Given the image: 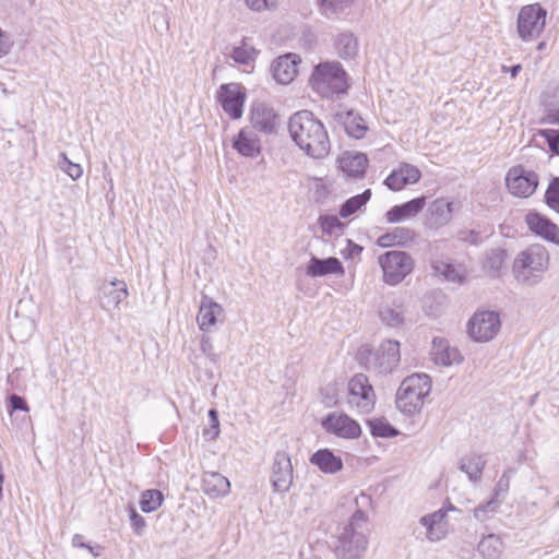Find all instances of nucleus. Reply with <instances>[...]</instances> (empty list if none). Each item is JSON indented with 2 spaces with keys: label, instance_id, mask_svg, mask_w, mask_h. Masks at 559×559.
Returning <instances> with one entry per match:
<instances>
[{
  "label": "nucleus",
  "instance_id": "16",
  "mask_svg": "<svg viewBox=\"0 0 559 559\" xmlns=\"http://www.w3.org/2000/svg\"><path fill=\"white\" fill-rule=\"evenodd\" d=\"M217 99L224 111L233 119H238L242 115L245 94L239 84L230 83L221 86L217 92Z\"/></svg>",
  "mask_w": 559,
  "mask_h": 559
},
{
  "label": "nucleus",
  "instance_id": "19",
  "mask_svg": "<svg viewBox=\"0 0 559 559\" xmlns=\"http://www.w3.org/2000/svg\"><path fill=\"white\" fill-rule=\"evenodd\" d=\"M128 295L127 284L123 281L115 280L105 283L100 287V307L106 311L118 309Z\"/></svg>",
  "mask_w": 559,
  "mask_h": 559
},
{
  "label": "nucleus",
  "instance_id": "59",
  "mask_svg": "<svg viewBox=\"0 0 559 559\" xmlns=\"http://www.w3.org/2000/svg\"><path fill=\"white\" fill-rule=\"evenodd\" d=\"M209 417H210V420H212L214 418H218L217 412L215 409H210Z\"/></svg>",
  "mask_w": 559,
  "mask_h": 559
},
{
  "label": "nucleus",
  "instance_id": "37",
  "mask_svg": "<svg viewBox=\"0 0 559 559\" xmlns=\"http://www.w3.org/2000/svg\"><path fill=\"white\" fill-rule=\"evenodd\" d=\"M371 197L370 189H367L361 194L349 198L344 202V204L340 209V216L343 218H347L350 215L355 214L361 206H364Z\"/></svg>",
  "mask_w": 559,
  "mask_h": 559
},
{
  "label": "nucleus",
  "instance_id": "49",
  "mask_svg": "<svg viewBox=\"0 0 559 559\" xmlns=\"http://www.w3.org/2000/svg\"><path fill=\"white\" fill-rule=\"evenodd\" d=\"M344 527H354L355 531H364L367 534V515L361 510H357L352 519L350 522L345 525Z\"/></svg>",
  "mask_w": 559,
  "mask_h": 559
},
{
  "label": "nucleus",
  "instance_id": "23",
  "mask_svg": "<svg viewBox=\"0 0 559 559\" xmlns=\"http://www.w3.org/2000/svg\"><path fill=\"white\" fill-rule=\"evenodd\" d=\"M526 224L536 235L546 240L559 243V227L547 217L538 213H530L526 215Z\"/></svg>",
  "mask_w": 559,
  "mask_h": 559
},
{
  "label": "nucleus",
  "instance_id": "33",
  "mask_svg": "<svg viewBox=\"0 0 559 559\" xmlns=\"http://www.w3.org/2000/svg\"><path fill=\"white\" fill-rule=\"evenodd\" d=\"M415 237V233L406 227H396L392 231L386 233L380 236L377 240V243L380 247H393V246H404L407 242L412 241Z\"/></svg>",
  "mask_w": 559,
  "mask_h": 559
},
{
  "label": "nucleus",
  "instance_id": "3",
  "mask_svg": "<svg viewBox=\"0 0 559 559\" xmlns=\"http://www.w3.org/2000/svg\"><path fill=\"white\" fill-rule=\"evenodd\" d=\"M431 379L426 373H414L405 378L396 392V407L407 416L420 412L425 399L430 394Z\"/></svg>",
  "mask_w": 559,
  "mask_h": 559
},
{
  "label": "nucleus",
  "instance_id": "62",
  "mask_svg": "<svg viewBox=\"0 0 559 559\" xmlns=\"http://www.w3.org/2000/svg\"><path fill=\"white\" fill-rule=\"evenodd\" d=\"M361 250H362V248H361V247H359V246H355V251H361Z\"/></svg>",
  "mask_w": 559,
  "mask_h": 559
},
{
  "label": "nucleus",
  "instance_id": "50",
  "mask_svg": "<svg viewBox=\"0 0 559 559\" xmlns=\"http://www.w3.org/2000/svg\"><path fill=\"white\" fill-rule=\"evenodd\" d=\"M385 186L393 190L399 191L405 187L404 181L402 180V176L400 175L399 169L393 170L384 181Z\"/></svg>",
  "mask_w": 559,
  "mask_h": 559
},
{
  "label": "nucleus",
  "instance_id": "39",
  "mask_svg": "<svg viewBox=\"0 0 559 559\" xmlns=\"http://www.w3.org/2000/svg\"><path fill=\"white\" fill-rule=\"evenodd\" d=\"M344 124L347 134L355 139H361L367 131V127L362 118L354 115L353 112H348Z\"/></svg>",
  "mask_w": 559,
  "mask_h": 559
},
{
  "label": "nucleus",
  "instance_id": "41",
  "mask_svg": "<svg viewBox=\"0 0 559 559\" xmlns=\"http://www.w3.org/2000/svg\"><path fill=\"white\" fill-rule=\"evenodd\" d=\"M322 231L329 236H341L344 230V224L334 215L320 216L319 218Z\"/></svg>",
  "mask_w": 559,
  "mask_h": 559
},
{
  "label": "nucleus",
  "instance_id": "5",
  "mask_svg": "<svg viewBox=\"0 0 559 559\" xmlns=\"http://www.w3.org/2000/svg\"><path fill=\"white\" fill-rule=\"evenodd\" d=\"M378 263L382 269L384 283L391 286L400 284L414 269V260L405 251H388L378 258Z\"/></svg>",
  "mask_w": 559,
  "mask_h": 559
},
{
  "label": "nucleus",
  "instance_id": "31",
  "mask_svg": "<svg viewBox=\"0 0 559 559\" xmlns=\"http://www.w3.org/2000/svg\"><path fill=\"white\" fill-rule=\"evenodd\" d=\"M35 331V321L29 317L15 314L10 323L11 336L14 341L24 343Z\"/></svg>",
  "mask_w": 559,
  "mask_h": 559
},
{
  "label": "nucleus",
  "instance_id": "35",
  "mask_svg": "<svg viewBox=\"0 0 559 559\" xmlns=\"http://www.w3.org/2000/svg\"><path fill=\"white\" fill-rule=\"evenodd\" d=\"M432 269L437 275L452 283H462L465 277V272L461 266L444 261L433 262Z\"/></svg>",
  "mask_w": 559,
  "mask_h": 559
},
{
  "label": "nucleus",
  "instance_id": "13",
  "mask_svg": "<svg viewBox=\"0 0 559 559\" xmlns=\"http://www.w3.org/2000/svg\"><path fill=\"white\" fill-rule=\"evenodd\" d=\"M400 360V343L393 340H385L373 355L372 368L379 373L388 374L397 368Z\"/></svg>",
  "mask_w": 559,
  "mask_h": 559
},
{
  "label": "nucleus",
  "instance_id": "51",
  "mask_svg": "<svg viewBox=\"0 0 559 559\" xmlns=\"http://www.w3.org/2000/svg\"><path fill=\"white\" fill-rule=\"evenodd\" d=\"M9 402H10V416L11 417L13 415V412H15V411H22L25 413H28V411H29V407H28L26 401L20 395H16V394L10 395Z\"/></svg>",
  "mask_w": 559,
  "mask_h": 559
},
{
  "label": "nucleus",
  "instance_id": "6",
  "mask_svg": "<svg viewBox=\"0 0 559 559\" xmlns=\"http://www.w3.org/2000/svg\"><path fill=\"white\" fill-rule=\"evenodd\" d=\"M376 401V392L367 376L357 373L348 381L346 402L352 409L360 414H369Z\"/></svg>",
  "mask_w": 559,
  "mask_h": 559
},
{
  "label": "nucleus",
  "instance_id": "44",
  "mask_svg": "<svg viewBox=\"0 0 559 559\" xmlns=\"http://www.w3.org/2000/svg\"><path fill=\"white\" fill-rule=\"evenodd\" d=\"M500 503H501V500L496 499L493 497L490 500H488L487 502L477 506L474 509L475 519H477L478 521H485L490 513H493L497 511Z\"/></svg>",
  "mask_w": 559,
  "mask_h": 559
},
{
  "label": "nucleus",
  "instance_id": "9",
  "mask_svg": "<svg viewBox=\"0 0 559 559\" xmlns=\"http://www.w3.org/2000/svg\"><path fill=\"white\" fill-rule=\"evenodd\" d=\"M546 10L540 4L525 5L518 16V33L524 40L538 37L545 27Z\"/></svg>",
  "mask_w": 559,
  "mask_h": 559
},
{
  "label": "nucleus",
  "instance_id": "14",
  "mask_svg": "<svg viewBox=\"0 0 559 559\" xmlns=\"http://www.w3.org/2000/svg\"><path fill=\"white\" fill-rule=\"evenodd\" d=\"M450 510H455V508L451 507ZM448 511L449 509L441 508L419 519V524L425 527V536L429 542L436 543L442 540L448 535Z\"/></svg>",
  "mask_w": 559,
  "mask_h": 559
},
{
  "label": "nucleus",
  "instance_id": "17",
  "mask_svg": "<svg viewBox=\"0 0 559 559\" xmlns=\"http://www.w3.org/2000/svg\"><path fill=\"white\" fill-rule=\"evenodd\" d=\"M459 210V202L444 198L436 199L428 209V224L432 228H441L452 221L453 213Z\"/></svg>",
  "mask_w": 559,
  "mask_h": 559
},
{
  "label": "nucleus",
  "instance_id": "48",
  "mask_svg": "<svg viewBox=\"0 0 559 559\" xmlns=\"http://www.w3.org/2000/svg\"><path fill=\"white\" fill-rule=\"evenodd\" d=\"M540 135L547 141L549 150L559 154V130L545 129L540 131Z\"/></svg>",
  "mask_w": 559,
  "mask_h": 559
},
{
  "label": "nucleus",
  "instance_id": "20",
  "mask_svg": "<svg viewBox=\"0 0 559 559\" xmlns=\"http://www.w3.org/2000/svg\"><path fill=\"white\" fill-rule=\"evenodd\" d=\"M430 355L436 365L444 367L460 364L463 359L460 350L451 346L449 341L441 337H435L432 340Z\"/></svg>",
  "mask_w": 559,
  "mask_h": 559
},
{
  "label": "nucleus",
  "instance_id": "36",
  "mask_svg": "<svg viewBox=\"0 0 559 559\" xmlns=\"http://www.w3.org/2000/svg\"><path fill=\"white\" fill-rule=\"evenodd\" d=\"M164 501V495L157 489H147L142 491L140 497V509L144 513L156 511Z\"/></svg>",
  "mask_w": 559,
  "mask_h": 559
},
{
  "label": "nucleus",
  "instance_id": "28",
  "mask_svg": "<svg viewBox=\"0 0 559 559\" xmlns=\"http://www.w3.org/2000/svg\"><path fill=\"white\" fill-rule=\"evenodd\" d=\"M204 492L211 497H221L229 493L230 483L219 473L209 472L203 477Z\"/></svg>",
  "mask_w": 559,
  "mask_h": 559
},
{
  "label": "nucleus",
  "instance_id": "53",
  "mask_svg": "<svg viewBox=\"0 0 559 559\" xmlns=\"http://www.w3.org/2000/svg\"><path fill=\"white\" fill-rule=\"evenodd\" d=\"M14 43L9 35L0 27V59L10 55Z\"/></svg>",
  "mask_w": 559,
  "mask_h": 559
},
{
  "label": "nucleus",
  "instance_id": "55",
  "mask_svg": "<svg viewBox=\"0 0 559 559\" xmlns=\"http://www.w3.org/2000/svg\"><path fill=\"white\" fill-rule=\"evenodd\" d=\"M219 433V420L214 418L210 420V428L204 429L203 435L210 440L215 439Z\"/></svg>",
  "mask_w": 559,
  "mask_h": 559
},
{
  "label": "nucleus",
  "instance_id": "10",
  "mask_svg": "<svg viewBox=\"0 0 559 559\" xmlns=\"http://www.w3.org/2000/svg\"><path fill=\"white\" fill-rule=\"evenodd\" d=\"M378 318L386 328L402 330L407 324V309L400 296L385 298L378 307Z\"/></svg>",
  "mask_w": 559,
  "mask_h": 559
},
{
  "label": "nucleus",
  "instance_id": "46",
  "mask_svg": "<svg viewBox=\"0 0 559 559\" xmlns=\"http://www.w3.org/2000/svg\"><path fill=\"white\" fill-rule=\"evenodd\" d=\"M399 171L405 186L418 182L421 176L420 170L411 164H402Z\"/></svg>",
  "mask_w": 559,
  "mask_h": 559
},
{
  "label": "nucleus",
  "instance_id": "40",
  "mask_svg": "<svg viewBox=\"0 0 559 559\" xmlns=\"http://www.w3.org/2000/svg\"><path fill=\"white\" fill-rule=\"evenodd\" d=\"M371 433L374 437L391 438L399 433V431L389 424L385 419L374 418L368 421Z\"/></svg>",
  "mask_w": 559,
  "mask_h": 559
},
{
  "label": "nucleus",
  "instance_id": "21",
  "mask_svg": "<svg viewBox=\"0 0 559 559\" xmlns=\"http://www.w3.org/2000/svg\"><path fill=\"white\" fill-rule=\"evenodd\" d=\"M251 123L260 131L271 133L277 124V115L267 104L255 102L251 107Z\"/></svg>",
  "mask_w": 559,
  "mask_h": 559
},
{
  "label": "nucleus",
  "instance_id": "27",
  "mask_svg": "<svg viewBox=\"0 0 559 559\" xmlns=\"http://www.w3.org/2000/svg\"><path fill=\"white\" fill-rule=\"evenodd\" d=\"M340 168L348 177H361L368 164V158L362 153H344L340 158Z\"/></svg>",
  "mask_w": 559,
  "mask_h": 559
},
{
  "label": "nucleus",
  "instance_id": "34",
  "mask_svg": "<svg viewBox=\"0 0 559 559\" xmlns=\"http://www.w3.org/2000/svg\"><path fill=\"white\" fill-rule=\"evenodd\" d=\"M336 53L342 59H354L358 53V40L349 32L341 33L334 43Z\"/></svg>",
  "mask_w": 559,
  "mask_h": 559
},
{
  "label": "nucleus",
  "instance_id": "63",
  "mask_svg": "<svg viewBox=\"0 0 559 559\" xmlns=\"http://www.w3.org/2000/svg\"><path fill=\"white\" fill-rule=\"evenodd\" d=\"M108 181H109L110 186L112 187V178L111 177H109Z\"/></svg>",
  "mask_w": 559,
  "mask_h": 559
},
{
  "label": "nucleus",
  "instance_id": "30",
  "mask_svg": "<svg viewBox=\"0 0 559 559\" xmlns=\"http://www.w3.org/2000/svg\"><path fill=\"white\" fill-rule=\"evenodd\" d=\"M486 461L480 454L471 453L460 460L459 468L465 473L473 483L480 480Z\"/></svg>",
  "mask_w": 559,
  "mask_h": 559
},
{
  "label": "nucleus",
  "instance_id": "2",
  "mask_svg": "<svg viewBox=\"0 0 559 559\" xmlns=\"http://www.w3.org/2000/svg\"><path fill=\"white\" fill-rule=\"evenodd\" d=\"M549 253L542 245H532L518 253L513 261L514 278L526 286L538 284L549 266Z\"/></svg>",
  "mask_w": 559,
  "mask_h": 559
},
{
  "label": "nucleus",
  "instance_id": "18",
  "mask_svg": "<svg viewBox=\"0 0 559 559\" xmlns=\"http://www.w3.org/2000/svg\"><path fill=\"white\" fill-rule=\"evenodd\" d=\"M224 309L211 297L203 295L200 301L197 322L202 331H210L217 322H223Z\"/></svg>",
  "mask_w": 559,
  "mask_h": 559
},
{
  "label": "nucleus",
  "instance_id": "32",
  "mask_svg": "<svg viewBox=\"0 0 559 559\" xmlns=\"http://www.w3.org/2000/svg\"><path fill=\"white\" fill-rule=\"evenodd\" d=\"M477 550L485 559H498L503 554L504 544L500 536L488 534L479 540Z\"/></svg>",
  "mask_w": 559,
  "mask_h": 559
},
{
  "label": "nucleus",
  "instance_id": "61",
  "mask_svg": "<svg viewBox=\"0 0 559 559\" xmlns=\"http://www.w3.org/2000/svg\"><path fill=\"white\" fill-rule=\"evenodd\" d=\"M29 420H31L29 416L24 415V416L21 418V424H24V423L29 421Z\"/></svg>",
  "mask_w": 559,
  "mask_h": 559
},
{
  "label": "nucleus",
  "instance_id": "24",
  "mask_svg": "<svg viewBox=\"0 0 559 559\" xmlns=\"http://www.w3.org/2000/svg\"><path fill=\"white\" fill-rule=\"evenodd\" d=\"M306 274L310 277H320L329 274L343 275L344 267L337 258L330 257L328 259H319L311 257L306 266Z\"/></svg>",
  "mask_w": 559,
  "mask_h": 559
},
{
  "label": "nucleus",
  "instance_id": "42",
  "mask_svg": "<svg viewBox=\"0 0 559 559\" xmlns=\"http://www.w3.org/2000/svg\"><path fill=\"white\" fill-rule=\"evenodd\" d=\"M352 3L353 0H320V7L326 16L343 13Z\"/></svg>",
  "mask_w": 559,
  "mask_h": 559
},
{
  "label": "nucleus",
  "instance_id": "60",
  "mask_svg": "<svg viewBox=\"0 0 559 559\" xmlns=\"http://www.w3.org/2000/svg\"><path fill=\"white\" fill-rule=\"evenodd\" d=\"M554 116L555 119L559 122V106L555 109Z\"/></svg>",
  "mask_w": 559,
  "mask_h": 559
},
{
  "label": "nucleus",
  "instance_id": "29",
  "mask_svg": "<svg viewBox=\"0 0 559 559\" xmlns=\"http://www.w3.org/2000/svg\"><path fill=\"white\" fill-rule=\"evenodd\" d=\"M310 462L326 474H334L343 467L341 457L334 455L329 449L318 450L312 454Z\"/></svg>",
  "mask_w": 559,
  "mask_h": 559
},
{
  "label": "nucleus",
  "instance_id": "45",
  "mask_svg": "<svg viewBox=\"0 0 559 559\" xmlns=\"http://www.w3.org/2000/svg\"><path fill=\"white\" fill-rule=\"evenodd\" d=\"M548 206L559 213V177L554 178L545 193Z\"/></svg>",
  "mask_w": 559,
  "mask_h": 559
},
{
  "label": "nucleus",
  "instance_id": "15",
  "mask_svg": "<svg viewBox=\"0 0 559 559\" xmlns=\"http://www.w3.org/2000/svg\"><path fill=\"white\" fill-rule=\"evenodd\" d=\"M271 481L275 491L286 492L293 485V466L290 457L285 452H277L275 454Z\"/></svg>",
  "mask_w": 559,
  "mask_h": 559
},
{
  "label": "nucleus",
  "instance_id": "1",
  "mask_svg": "<svg viewBox=\"0 0 559 559\" xmlns=\"http://www.w3.org/2000/svg\"><path fill=\"white\" fill-rule=\"evenodd\" d=\"M288 131L298 147L312 158L328 156L331 143L324 124L309 110L295 112L288 122Z\"/></svg>",
  "mask_w": 559,
  "mask_h": 559
},
{
  "label": "nucleus",
  "instance_id": "43",
  "mask_svg": "<svg viewBox=\"0 0 559 559\" xmlns=\"http://www.w3.org/2000/svg\"><path fill=\"white\" fill-rule=\"evenodd\" d=\"M58 160V167L64 171L72 180H78L83 175V168L80 164L72 163L66 153L60 154Z\"/></svg>",
  "mask_w": 559,
  "mask_h": 559
},
{
  "label": "nucleus",
  "instance_id": "11",
  "mask_svg": "<svg viewBox=\"0 0 559 559\" xmlns=\"http://www.w3.org/2000/svg\"><path fill=\"white\" fill-rule=\"evenodd\" d=\"M506 183L511 194L519 198H528L538 186V176L523 166H514L507 173Z\"/></svg>",
  "mask_w": 559,
  "mask_h": 559
},
{
  "label": "nucleus",
  "instance_id": "58",
  "mask_svg": "<svg viewBox=\"0 0 559 559\" xmlns=\"http://www.w3.org/2000/svg\"><path fill=\"white\" fill-rule=\"evenodd\" d=\"M521 70V64H515L512 68L502 67L503 72H510L512 78H515Z\"/></svg>",
  "mask_w": 559,
  "mask_h": 559
},
{
  "label": "nucleus",
  "instance_id": "7",
  "mask_svg": "<svg viewBox=\"0 0 559 559\" xmlns=\"http://www.w3.org/2000/svg\"><path fill=\"white\" fill-rule=\"evenodd\" d=\"M335 554L338 559H361L368 545L367 534L354 527H342L337 535Z\"/></svg>",
  "mask_w": 559,
  "mask_h": 559
},
{
  "label": "nucleus",
  "instance_id": "52",
  "mask_svg": "<svg viewBox=\"0 0 559 559\" xmlns=\"http://www.w3.org/2000/svg\"><path fill=\"white\" fill-rule=\"evenodd\" d=\"M509 472H510V469L504 472L496 485L495 495H493V497L496 499H499V497L504 496L507 493V491L509 490V486H510Z\"/></svg>",
  "mask_w": 559,
  "mask_h": 559
},
{
  "label": "nucleus",
  "instance_id": "38",
  "mask_svg": "<svg viewBox=\"0 0 559 559\" xmlns=\"http://www.w3.org/2000/svg\"><path fill=\"white\" fill-rule=\"evenodd\" d=\"M257 56V50L253 46L249 45L245 40L240 46L234 47L230 53L231 59L240 64H250L254 61Z\"/></svg>",
  "mask_w": 559,
  "mask_h": 559
},
{
  "label": "nucleus",
  "instance_id": "26",
  "mask_svg": "<svg viewBox=\"0 0 559 559\" xmlns=\"http://www.w3.org/2000/svg\"><path fill=\"white\" fill-rule=\"evenodd\" d=\"M233 147L242 156L255 157L260 153L257 134L252 130L242 129L233 140Z\"/></svg>",
  "mask_w": 559,
  "mask_h": 559
},
{
  "label": "nucleus",
  "instance_id": "25",
  "mask_svg": "<svg viewBox=\"0 0 559 559\" xmlns=\"http://www.w3.org/2000/svg\"><path fill=\"white\" fill-rule=\"evenodd\" d=\"M426 205V198L419 197L402 205H395L385 214L388 223L394 224L416 216Z\"/></svg>",
  "mask_w": 559,
  "mask_h": 559
},
{
  "label": "nucleus",
  "instance_id": "22",
  "mask_svg": "<svg viewBox=\"0 0 559 559\" xmlns=\"http://www.w3.org/2000/svg\"><path fill=\"white\" fill-rule=\"evenodd\" d=\"M300 58L295 53L278 57L272 64L274 79L281 84L290 83L296 76Z\"/></svg>",
  "mask_w": 559,
  "mask_h": 559
},
{
  "label": "nucleus",
  "instance_id": "4",
  "mask_svg": "<svg viewBox=\"0 0 559 559\" xmlns=\"http://www.w3.org/2000/svg\"><path fill=\"white\" fill-rule=\"evenodd\" d=\"M310 84L318 94L329 98L346 91V72L336 61L322 62L314 68Z\"/></svg>",
  "mask_w": 559,
  "mask_h": 559
},
{
  "label": "nucleus",
  "instance_id": "64",
  "mask_svg": "<svg viewBox=\"0 0 559 559\" xmlns=\"http://www.w3.org/2000/svg\"><path fill=\"white\" fill-rule=\"evenodd\" d=\"M361 498L365 499V500H368L369 498L365 495H361Z\"/></svg>",
  "mask_w": 559,
  "mask_h": 559
},
{
  "label": "nucleus",
  "instance_id": "12",
  "mask_svg": "<svg viewBox=\"0 0 559 559\" xmlns=\"http://www.w3.org/2000/svg\"><path fill=\"white\" fill-rule=\"evenodd\" d=\"M321 425L326 432L343 439H356L361 433L360 425L344 413L329 414Z\"/></svg>",
  "mask_w": 559,
  "mask_h": 559
},
{
  "label": "nucleus",
  "instance_id": "47",
  "mask_svg": "<svg viewBox=\"0 0 559 559\" xmlns=\"http://www.w3.org/2000/svg\"><path fill=\"white\" fill-rule=\"evenodd\" d=\"M129 519L133 533L138 536H142L147 526L146 520L140 515L133 507L129 508Z\"/></svg>",
  "mask_w": 559,
  "mask_h": 559
},
{
  "label": "nucleus",
  "instance_id": "8",
  "mask_svg": "<svg viewBox=\"0 0 559 559\" xmlns=\"http://www.w3.org/2000/svg\"><path fill=\"white\" fill-rule=\"evenodd\" d=\"M501 321L495 311H478L473 314L467 324L469 336L478 343L491 341L500 331Z\"/></svg>",
  "mask_w": 559,
  "mask_h": 559
},
{
  "label": "nucleus",
  "instance_id": "54",
  "mask_svg": "<svg viewBox=\"0 0 559 559\" xmlns=\"http://www.w3.org/2000/svg\"><path fill=\"white\" fill-rule=\"evenodd\" d=\"M247 5L254 11H262L275 5V0H245Z\"/></svg>",
  "mask_w": 559,
  "mask_h": 559
},
{
  "label": "nucleus",
  "instance_id": "57",
  "mask_svg": "<svg viewBox=\"0 0 559 559\" xmlns=\"http://www.w3.org/2000/svg\"><path fill=\"white\" fill-rule=\"evenodd\" d=\"M82 538H83V536H82V535H80V534H75V535L73 536V538H72V545H73L74 547L87 548V549L93 554V556H94V557L99 556V554H98V552H94V551H93V548H92L91 546H88V545L84 544V543L82 542Z\"/></svg>",
  "mask_w": 559,
  "mask_h": 559
},
{
  "label": "nucleus",
  "instance_id": "56",
  "mask_svg": "<svg viewBox=\"0 0 559 559\" xmlns=\"http://www.w3.org/2000/svg\"><path fill=\"white\" fill-rule=\"evenodd\" d=\"M201 350L209 357L213 355V344L209 336H202Z\"/></svg>",
  "mask_w": 559,
  "mask_h": 559
}]
</instances>
